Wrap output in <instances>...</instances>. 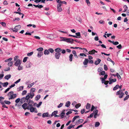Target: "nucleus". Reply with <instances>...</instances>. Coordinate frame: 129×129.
Segmentation results:
<instances>
[{"mask_svg": "<svg viewBox=\"0 0 129 129\" xmlns=\"http://www.w3.org/2000/svg\"><path fill=\"white\" fill-rule=\"evenodd\" d=\"M7 96L8 97L9 99H13L17 96V94H14L13 91H11L9 92L7 94Z\"/></svg>", "mask_w": 129, "mask_h": 129, "instance_id": "f257e3e1", "label": "nucleus"}, {"mask_svg": "<svg viewBox=\"0 0 129 129\" xmlns=\"http://www.w3.org/2000/svg\"><path fill=\"white\" fill-rule=\"evenodd\" d=\"M116 94L117 95H119V98H122L123 95H124V93L122 91V90H120L119 91H117L116 93Z\"/></svg>", "mask_w": 129, "mask_h": 129, "instance_id": "f03ea898", "label": "nucleus"}, {"mask_svg": "<svg viewBox=\"0 0 129 129\" xmlns=\"http://www.w3.org/2000/svg\"><path fill=\"white\" fill-rule=\"evenodd\" d=\"M21 28V26L20 25H19L17 26H15L14 28L15 30L13 29V28H10V30H12L14 32H16L18 30H19Z\"/></svg>", "mask_w": 129, "mask_h": 129, "instance_id": "7ed1b4c3", "label": "nucleus"}, {"mask_svg": "<svg viewBox=\"0 0 129 129\" xmlns=\"http://www.w3.org/2000/svg\"><path fill=\"white\" fill-rule=\"evenodd\" d=\"M22 61L21 60L18 59L15 62L14 64V65L17 66H18L20 65Z\"/></svg>", "mask_w": 129, "mask_h": 129, "instance_id": "20e7f679", "label": "nucleus"}, {"mask_svg": "<svg viewBox=\"0 0 129 129\" xmlns=\"http://www.w3.org/2000/svg\"><path fill=\"white\" fill-rule=\"evenodd\" d=\"M62 5L61 4H58L57 5V11L58 12H61L62 10L61 7Z\"/></svg>", "mask_w": 129, "mask_h": 129, "instance_id": "39448f33", "label": "nucleus"}, {"mask_svg": "<svg viewBox=\"0 0 129 129\" xmlns=\"http://www.w3.org/2000/svg\"><path fill=\"white\" fill-rule=\"evenodd\" d=\"M27 109L28 110H30V111L31 112H33L35 111V110H36V108H34L33 107H27Z\"/></svg>", "mask_w": 129, "mask_h": 129, "instance_id": "423d86ee", "label": "nucleus"}, {"mask_svg": "<svg viewBox=\"0 0 129 129\" xmlns=\"http://www.w3.org/2000/svg\"><path fill=\"white\" fill-rule=\"evenodd\" d=\"M57 113V111H54V112L52 113L51 114V116H54V117H59V116L56 115V114Z\"/></svg>", "mask_w": 129, "mask_h": 129, "instance_id": "0eeeda50", "label": "nucleus"}, {"mask_svg": "<svg viewBox=\"0 0 129 129\" xmlns=\"http://www.w3.org/2000/svg\"><path fill=\"white\" fill-rule=\"evenodd\" d=\"M109 84H111L112 83L115 82L116 81V79H111V77H110L109 79Z\"/></svg>", "mask_w": 129, "mask_h": 129, "instance_id": "6e6552de", "label": "nucleus"}, {"mask_svg": "<svg viewBox=\"0 0 129 129\" xmlns=\"http://www.w3.org/2000/svg\"><path fill=\"white\" fill-rule=\"evenodd\" d=\"M60 55V53L56 52L55 55V57L56 59H59Z\"/></svg>", "mask_w": 129, "mask_h": 129, "instance_id": "1a4fd4ad", "label": "nucleus"}, {"mask_svg": "<svg viewBox=\"0 0 129 129\" xmlns=\"http://www.w3.org/2000/svg\"><path fill=\"white\" fill-rule=\"evenodd\" d=\"M34 103V102L32 101L31 100H29V102L28 103V105L27 107H33V104Z\"/></svg>", "mask_w": 129, "mask_h": 129, "instance_id": "9d476101", "label": "nucleus"}, {"mask_svg": "<svg viewBox=\"0 0 129 129\" xmlns=\"http://www.w3.org/2000/svg\"><path fill=\"white\" fill-rule=\"evenodd\" d=\"M84 121L83 119H80L77 121L76 123V125H78L81 123H82Z\"/></svg>", "mask_w": 129, "mask_h": 129, "instance_id": "9b49d317", "label": "nucleus"}, {"mask_svg": "<svg viewBox=\"0 0 129 129\" xmlns=\"http://www.w3.org/2000/svg\"><path fill=\"white\" fill-rule=\"evenodd\" d=\"M97 51H96L95 50L93 49L92 50L89 51L88 52V54H94L95 52L97 53Z\"/></svg>", "mask_w": 129, "mask_h": 129, "instance_id": "f8f14e48", "label": "nucleus"}, {"mask_svg": "<svg viewBox=\"0 0 129 129\" xmlns=\"http://www.w3.org/2000/svg\"><path fill=\"white\" fill-rule=\"evenodd\" d=\"M67 42L71 43V44H73V41H74V39L70 38H68Z\"/></svg>", "mask_w": 129, "mask_h": 129, "instance_id": "ddd939ff", "label": "nucleus"}, {"mask_svg": "<svg viewBox=\"0 0 129 129\" xmlns=\"http://www.w3.org/2000/svg\"><path fill=\"white\" fill-rule=\"evenodd\" d=\"M27 104L26 103H25L22 105V107L23 109H27L26 108L27 106Z\"/></svg>", "mask_w": 129, "mask_h": 129, "instance_id": "4468645a", "label": "nucleus"}, {"mask_svg": "<svg viewBox=\"0 0 129 129\" xmlns=\"http://www.w3.org/2000/svg\"><path fill=\"white\" fill-rule=\"evenodd\" d=\"M26 100L25 97H23L21 99V101H20V102L22 104H23L24 103V102H25Z\"/></svg>", "mask_w": 129, "mask_h": 129, "instance_id": "2eb2a0df", "label": "nucleus"}, {"mask_svg": "<svg viewBox=\"0 0 129 129\" xmlns=\"http://www.w3.org/2000/svg\"><path fill=\"white\" fill-rule=\"evenodd\" d=\"M11 75L9 74L6 76L4 77V78L8 80L9 78H11Z\"/></svg>", "mask_w": 129, "mask_h": 129, "instance_id": "dca6fc26", "label": "nucleus"}, {"mask_svg": "<svg viewBox=\"0 0 129 129\" xmlns=\"http://www.w3.org/2000/svg\"><path fill=\"white\" fill-rule=\"evenodd\" d=\"M60 38L62 39L60 40V41H64L67 42L68 38L65 37H60Z\"/></svg>", "mask_w": 129, "mask_h": 129, "instance_id": "f3484780", "label": "nucleus"}, {"mask_svg": "<svg viewBox=\"0 0 129 129\" xmlns=\"http://www.w3.org/2000/svg\"><path fill=\"white\" fill-rule=\"evenodd\" d=\"M101 61V60L100 59L98 58L97 60L95 61L94 64L95 65H97L100 63Z\"/></svg>", "mask_w": 129, "mask_h": 129, "instance_id": "a211bd4d", "label": "nucleus"}, {"mask_svg": "<svg viewBox=\"0 0 129 129\" xmlns=\"http://www.w3.org/2000/svg\"><path fill=\"white\" fill-rule=\"evenodd\" d=\"M61 50H62L59 48H57L55 49V51L56 52L60 53V52L61 51Z\"/></svg>", "mask_w": 129, "mask_h": 129, "instance_id": "6ab92c4d", "label": "nucleus"}, {"mask_svg": "<svg viewBox=\"0 0 129 129\" xmlns=\"http://www.w3.org/2000/svg\"><path fill=\"white\" fill-rule=\"evenodd\" d=\"M88 61V59L87 58H85L84 61L83 62V64L84 65L87 64Z\"/></svg>", "mask_w": 129, "mask_h": 129, "instance_id": "aec40b11", "label": "nucleus"}, {"mask_svg": "<svg viewBox=\"0 0 129 129\" xmlns=\"http://www.w3.org/2000/svg\"><path fill=\"white\" fill-rule=\"evenodd\" d=\"M48 115L49 113L48 112L44 113L43 114L42 117L44 118L45 117H48Z\"/></svg>", "mask_w": 129, "mask_h": 129, "instance_id": "412c9836", "label": "nucleus"}, {"mask_svg": "<svg viewBox=\"0 0 129 129\" xmlns=\"http://www.w3.org/2000/svg\"><path fill=\"white\" fill-rule=\"evenodd\" d=\"M79 116L78 115L75 116L73 118L72 120V122H74V121L76 120V119L79 118Z\"/></svg>", "mask_w": 129, "mask_h": 129, "instance_id": "4be33fe9", "label": "nucleus"}, {"mask_svg": "<svg viewBox=\"0 0 129 129\" xmlns=\"http://www.w3.org/2000/svg\"><path fill=\"white\" fill-rule=\"evenodd\" d=\"M2 84L3 85L4 87H6L8 84V82H6L2 83Z\"/></svg>", "mask_w": 129, "mask_h": 129, "instance_id": "5701e85b", "label": "nucleus"}, {"mask_svg": "<svg viewBox=\"0 0 129 129\" xmlns=\"http://www.w3.org/2000/svg\"><path fill=\"white\" fill-rule=\"evenodd\" d=\"M43 53L42 52H39L38 53L37 56L39 57H40L43 55Z\"/></svg>", "mask_w": 129, "mask_h": 129, "instance_id": "b1692460", "label": "nucleus"}, {"mask_svg": "<svg viewBox=\"0 0 129 129\" xmlns=\"http://www.w3.org/2000/svg\"><path fill=\"white\" fill-rule=\"evenodd\" d=\"M65 114V113L64 112H62L59 116H61V118L62 119L64 118Z\"/></svg>", "mask_w": 129, "mask_h": 129, "instance_id": "393cba45", "label": "nucleus"}, {"mask_svg": "<svg viewBox=\"0 0 129 129\" xmlns=\"http://www.w3.org/2000/svg\"><path fill=\"white\" fill-rule=\"evenodd\" d=\"M91 106L88 103L87 104L86 106V109H88L90 108Z\"/></svg>", "mask_w": 129, "mask_h": 129, "instance_id": "a878e982", "label": "nucleus"}, {"mask_svg": "<svg viewBox=\"0 0 129 129\" xmlns=\"http://www.w3.org/2000/svg\"><path fill=\"white\" fill-rule=\"evenodd\" d=\"M41 98L40 95H37L35 98V100L36 101H38Z\"/></svg>", "mask_w": 129, "mask_h": 129, "instance_id": "bb28decb", "label": "nucleus"}, {"mask_svg": "<svg viewBox=\"0 0 129 129\" xmlns=\"http://www.w3.org/2000/svg\"><path fill=\"white\" fill-rule=\"evenodd\" d=\"M75 34L76 36H77L78 38H79L80 37L81 35L80 33L79 32L76 33Z\"/></svg>", "mask_w": 129, "mask_h": 129, "instance_id": "cd10ccee", "label": "nucleus"}, {"mask_svg": "<svg viewBox=\"0 0 129 129\" xmlns=\"http://www.w3.org/2000/svg\"><path fill=\"white\" fill-rule=\"evenodd\" d=\"M49 53V51L48 50H45L44 52V54L45 55L48 54Z\"/></svg>", "mask_w": 129, "mask_h": 129, "instance_id": "c85d7f7f", "label": "nucleus"}, {"mask_svg": "<svg viewBox=\"0 0 129 129\" xmlns=\"http://www.w3.org/2000/svg\"><path fill=\"white\" fill-rule=\"evenodd\" d=\"M119 85H116V86L113 88V90H117V89L119 88Z\"/></svg>", "mask_w": 129, "mask_h": 129, "instance_id": "c756f323", "label": "nucleus"}, {"mask_svg": "<svg viewBox=\"0 0 129 129\" xmlns=\"http://www.w3.org/2000/svg\"><path fill=\"white\" fill-rule=\"evenodd\" d=\"M70 104V101H68L66 103L65 105V106L68 107L69 106Z\"/></svg>", "mask_w": 129, "mask_h": 129, "instance_id": "7c9ffc66", "label": "nucleus"}, {"mask_svg": "<svg viewBox=\"0 0 129 129\" xmlns=\"http://www.w3.org/2000/svg\"><path fill=\"white\" fill-rule=\"evenodd\" d=\"M100 125V123L99 122H96L95 123V127H97L99 126Z\"/></svg>", "mask_w": 129, "mask_h": 129, "instance_id": "2f4dec72", "label": "nucleus"}, {"mask_svg": "<svg viewBox=\"0 0 129 129\" xmlns=\"http://www.w3.org/2000/svg\"><path fill=\"white\" fill-rule=\"evenodd\" d=\"M13 64V62L12 61H10L8 63V66L11 67L12 65Z\"/></svg>", "mask_w": 129, "mask_h": 129, "instance_id": "473e14b6", "label": "nucleus"}, {"mask_svg": "<svg viewBox=\"0 0 129 129\" xmlns=\"http://www.w3.org/2000/svg\"><path fill=\"white\" fill-rule=\"evenodd\" d=\"M43 50V48L42 47H40L37 49V50L39 52H42Z\"/></svg>", "mask_w": 129, "mask_h": 129, "instance_id": "72a5a7b5", "label": "nucleus"}, {"mask_svg": "<svg viewBox=\"0 0 129 129\" xmlns=\"http://www.w3.org/2000/svg\"><path fill=\"white\" fill-rule=\"evenodd\" d=\"M18 70H22L23 69V67L22 66H20V65L18 66Z\"/></svg>", "mask_w": 129, "mask_h": 129, "instance_id": "f704fd0d", "label": "nucleus"}, {"mask_svg": "<svg viewBox=\"0 0 129 129\" xmlns=\"http://www.w3.org/2000/svg\"><path fill=\"white\" fill-rule=\"evenodd\" d=\"M28 94L29 95L31 99L32 98L34 95V94L33 93H32V94H31V93H29Z\"/></svg>", "mask_w": 129, "mask_h": 129, "instance_id": "c9c22d12", "label": "nucleus"}, {"mask_svg": "<svg viewBox=\"0 0 129 129\" xmlns=\"http://www.w3.org/2000/svg\"><path fill=\"white\" fill-rule=\"evenodd\" d=\"M73 55L71 54H70L69 56V58H70V61H71L72 60V58H73Z\"/></svg>", "mask_w": 129, "mask_h": 129, "instance_id": "e433bc0d", "label": "nucleus"}, {"mask_svg": "<svg viewBox=\"0 0 129 129\" xmlns=\"http://www.w3.org/2000/svg\"><path fill=\"white\" fill-rule=\"evenodd\" d=\"M34 82H33L31 84H29L28 86V87L30 88L34 84Z\"/></svg>", "mask_w": 129, "mask_h": 129, "instance_id": "4c0bfd02", "label": "nucleus"}, {"mask_svg": "<svg viewBox=\"0 0 129 129\" xmlns=\"http://www.w3.org/2000/svg\"><path fill=\"white\" fill-rule=\"evenodd\" d=\"M86 2L87 3V5L88 6H90V2L89 0H86Z\"/></svg>", "mask_w": 129, "mask_h": 129, "instance_id": "58836bf2", "label": "nucleus"}, {"mask_svg": "<svg viewBox=\"0 0 129 129\" xmlns=\"http://www.w3.org/2000/svg\"><path fill=\"white\" fill-rule=\"evenodd\" d=\"M123 8H124V10L123 11V12H125L127 10L128 7L126 5H124L123 6Z\"/></svg>", "mask_w": 129, "mask_h": 129, "instance_id": "ea45409f", "label": "nucleus"}, {"mask_svg": "<svg viewBox=\"0 0 129 129\" xmlns=\"http://www.w3.org/2000/svg\"><path fill=\"white\" fill-rule=\"evenodd\" d=\"M21 101V99L20 98L17 99L15 101V102L16 103H18Z\"/></svg>", "mask_w": 129, "mask_h": 129, "instance_id": "a19ab883", "label": "nucleus"}, {"mask_svg": "<svg viewBox=\"0 0 129 129\" xmlns=\"http://www.w3.org/2000/svg\"><path fill=\"white\" fill-rule=\"evenodd\" d=\"M81 104H80V103H79L78 104H77L75 106V108H78L79 107H80L81 106Z\"/></svg>", "mask_w": 129, "mask_h": 129, "instance_id": "79ce46f5", "label": "nucleus"}, {"mask_svg": "<svg viewBox=\"0 0 129 129\" xmlns=\"http://www.w3.org/2000/svg\"><path fill=\"white\" fill-rule=\"evenodd\" d=\"M12 59V58H9V59H7L5 61L6 62H8V61H11Z\"/></svg>", "mask_w": 129, "mask_h": 129, "instance_id": "37998d69", "label": "nucleus"}, {"mask_svg": "<svg viewBox=\"0 0 129 129\" xmlns=\"http://www.w3.org/2000/svg\"><path fill=\"white\" fill-rule=\"evenodd\" d=\"M4 103L8 105H10L11 103L10 102L7 101H5Z\"/></svg>", "mask_w": 129, "mask_h": 129, "instance_id": "c03bdc74", "label": "nucleus"}, {"mask_svg": "<svg viewBox=\"0 0 129 129\" xmlns=\"http://www.w3.org/2000/svg\"><path fill=\"white\" fill-rule=\"evenodd\" d=\"M49 51L51 53H53L54 52V50L52 48H49L48 49Z\"/></svg>", "mask_w": 129, "mask_h": 129, "instance_id": "a18cd8bd", "label": "nucleus"}, {"mask_svg": "<svg viewBox=\"0 0 129 129\" xmlns=\"http://www.w3.org/2000/svg\"><path fill=\"white\" fill-rule=\"evenodd\" d=\"M33 52L32 51L30 53H28L27 54V55L28 56H30L32 55L33 54Z\"/></svg>", "mask_w": 129, "mask_h": 129, "instance_id": "49530a36", "label": "nucleus"}, {"mask_svg": "<svg viewBox=\"0 0 129 129\" xmlns=\"http://www.w3.org/2000/svg\"><path fill=\"white\" fill-rule=\"evenodd\" d=\"M116 75L117 77L119 79H121V77L119 75V74L118 73H117L116 74Z\"/></svg>", "mask_w": 129, "mask_h": 129, "instance_id": "de8ad7c7", "label": "nucleus"}, {"mask_svg": "<svg viewBox=\"0 0 129 129\" xmlns=\"http://www.w3.org/2000/svg\"><path fill=\"white\" fill-rule=\"evenodd\" d=\"M28 58V57H25L23 59V62H25L26 61Z\"/></svg>", "mask_w": 129, "mask_h": 129, "instance_id": "09e8293b", "label": "nucleus"}, {"mask_svg": "<svg viewBox=\"0 0 129 129\" xmlns=\"http://www.w3.org/2000/svg\"><path fill=\"white\" fill-rule=\"evenodd\" d=\"M26 100H27V101L30 98V96H29V94H28V95H27L25 97Z\"/></svg>", "mask_w": 129, "mask_h": 129, "instance_id": "8fccbe9b", "label": "nucleus"}, {"mask_svg": "<svg viewBox=\"0 0 129 129\" xmlns=\"http://www.w3.org/2000/svg\"><path fill=\"white\" fill-rule=\"evenodd\" d=\"M22 104L20 102V101L19 103L18 104H17V103L16 104H15V105L16 106H17L19 107Z\"/></svg>", "mask_w": 129, "mask_h": 129, "instance_id": "3c124183", "label": "nucleus"}, {"mask_svg": "<svg viewBox=\"0 0 129 129\" xmlns=\"http://www.w3.org/2000/svg\"><path fill=\"white\" fill-rule=\"evenodd\" d=\"M81 33L83 34L84 35L85 37H86L87 36V33L85 31H82Z\"/></svg>", "mask_w": 129, "mask_h": 129, "instance_id": "603ef678", "label": "nucleus"}, {"mask_svg": "<svg viewBox=\"0 0 129 129\" xmlns=\"http://www.w3.org/2000/svg\"><path fill=\"white\" fill-rule=\"evenodd\" d=\"M0 24L4 27L6 26V23L4 22H1L0 23Z\"/></svg>", "mask_w": 129, "mask_h": 129, "instance_id": "864d4df0", "label": "nucleus"}, {"mask_svg": "<svg viewBox=\"0 0 129 129\" xmlns=\"http://www.w3.org/2000/svg\"><path fill=\"white\" fill-rule=\"evenodd\" d=\"M75 125H73L72 124L70 125L67 128L68 129H70L72 127H74Z\"/></svg>", "mask_w": 129, "mask_h": 129, "instance_id": "5fc2aeb1", "label": "nucleus"}, {"mask_svg": "<svg viewBox=\"0 0 129 129\" xmlns=\"http://www.w3.org/2000/svg\"><path fill=\"white\" fill-rule=\"evenodd\" d=\"M104 69L105 70L107 71L108 70V68L106 64L104 65Z\"/></svg>", "mask_w": 129, "mask_h": 129, "instance_id": "6e6d98bb", "label": "nucleus"}, {"mask_svg": "<svg viewBox=\"0 0 129 129\" xmlns=\"http://www.w3.org/2000/svg\"><path fill=\"white\" fill-rule=\"evenodd\" d=\"M27 93V91L26 90H24L23 91L22 93V95H25L26 93Z\"/></svg>", "mask_w": 129, "mask_h": 129, "instance_id": "4d7b16f0", "label": "nucleus"}, {"mask_svg": "<svg viewBox=\"0 0 129 129\" xmlns=\"http://www.w3.org/2000/svg\"><path fill=\"white\" fill-rule=\"evenodd\" d=\"M93 113H94V114L95 115H98V111L97 110H95L94 111Z\"/></svg>", "mask_w": 129, "mask_h": 129, "instance_id": "13d9d810", "label": "nucleus"}, {"mask_svg": "<svg viewBox=\"0 0 129 129\" xmlns=\"http://www.w3.org/2000/svg\"><path fill=\"white\" fill-rule=\"evenodd\" d=\"M60 4H61L62 3L64 4L65 5H67V3L65 1H60Z\"/></svg>", "mask_w": 129, "mask_h": 129, "instance_id": "bf43d9fd", "label": "nucleus"}, {"mask_svg": "<svg viewBox=\"0 0 129 129\" xmlns=\"http://www.w3.org/2000/svg\"><path fill=\"white\" fill-rule=\"evenodd\" d=\"M129 98V95H127L124 99V101H125L127 100Z\"/></svg>", "mask_w": 129, "mask_h": 129, "instance_id": "052dcab7", "label": "nucleus"}, {"mask_svg": "<svg viewBox=\"0 0 129 129\" xmlns=\"http://www.w3.org/2000/svg\"><path fill=\"white\" fill-rule=\"evenodd\" d=\"M10 70V68L9 67L4 69V71H7Z\"/></svg>", "mask_w": 129, "mask_h": 129, "instance_id": "680f3d73", "label": "nucleus"}, {"mask_svg": "<svg viewBox=\"0 0 129 129\" xmlns=\"http://www.w3.org/2000/svg\"><path fill=\"white\" fill-rule=\"evenodd\" d=\"M19 56L17 55H16L15 56V57L14 58V60L15 61H16L17 59L18 58Z\"/></svg>", "mask_w": 129, "mask_h": 129, "instance_id": "e2e57ef3", "label": "nucleus"}, {"mask_svg": "<svg viewBox=\"0 0 129 129\" xmlns=\"http://www.w3.org/2000/svg\"><path fill=\"white\" fill-rule=\"evenodd\" d=\"M117 47L119 49H120L122 48V46L121 44H119L117 46Z\"/></svg>", "mask_w": 129, "mask_h": 129, "instance_id": "0e129e2a", "label": "nucleus"}, {"mask_svg": "<svg viewBox=\"0 0 129 129\" xmlns=\"http://www.w3.org/2000/svg\"><path fill=\"white\" fill-rule=\"evenodd\" d=\"M2 106L4 108H8V107H7L6 105L4 103H3L2 104Z\"/></svg>", "mask_w": 129, "mask_h": 129, "instance_id": "69168bd1", "label": "nucleus"}, {"mask_svg": "<svg viewBox=\"0 0 129 129\" xmlns=\"http://www.w3.org/2000/svg\"><path fill=\"white\" fill-rule=\"evenodd\" d=\"M113 44L114 45H116L119 44V42L117 41H116L115 42L114 41V42H113Z\"/></svg>", "mask_w": 129, "mask_h": 129, "instance_id": "338daca9", "label": "nucleus"}, {"mask_svg": "<svg viewBox=\"0 0 129 129\" xmlns=\"http://www.w3.org/2000/svg\"><path fill=\"white\" fill-rule=\"evenodd\" d=\"M100 73L101 74V75H105V72L104 71H103L101 72Z\"/></svg>", "mask_w": 129, "mask_h": 129, "instance_id": "774afa93", "label": "nucleus"}]
</instances>
